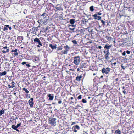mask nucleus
I'll list each match as a JSON object with an SVG mask.
<instances>
[{
    "label": "nucleus",
    "mask_w": 134,
    "mask_h": 134,
    "mask_svg": "<svg viewBox=\"0 0 134 134\" xmlns=\"http://www.w3.org/2000/svg\"><path fill=\"white\" fill-rule=\"evenodd\" d=\"M65 44V46H64L63 48L65 49V50H62L59 53H58V54H59L61 55H63L64 54H67L68 52H69L70 49V47H69L68 45Z\"/></svg>",
    "instance_id": "nucleus-1"
},
{
    "label": "nucleus",
    "mask_w": 134,
    "mask_h": 134,
    "mask_svg": "<svg viewBox=\"0 0 134 134\" xmlns=\"http://www.w3.org/2000/svg\"><path fill=\"white\" fill-rule=\"evenodd\" d=\"M45 14H46V13L44 12L43 13L41 16L40 18L38 20V22L40 24L41 23L43 24L44 23L45 20L46 19V16H45Z\"/></svg>",
    "instance_id": "nucleus-2"
},
{
    "label": "nucleus",
    "mask_w": 134,
    "mask_h": 134,
    "mask_svg": "<svg viewBox=\"0 0 134 134\" xmlns=\"http://www.w3.org/2000/svg\"><path fill=\"white\" fill-rule=\"evenodd\" d=\"M80 59L79 56L75 57L74 59V63L76 65H78L80 62Z\"/></svg>",
    "instance_id": "nucleus-3"
},
{
    "label": "nucleus",
    "mask_w": 134,
    "mask_h": 134,
    "mask_svg": "<svg viewBox=\"0 0 134 134\" xmlns=\"http://www.w3.org/2000/svg\"><path fill=\"white\" fill-rule=\"evenodd\" d=\"M56 119L52 117L50 118L49 119V122L50 124L52 125L55 126L56 124Z\"/></svg>",
    "instance_id": "nucleus-4"
},
{
    "label": "nucleus",
    "mask_w": 134,
    "mask_h": 134,
    "mask_svg": "<svg viewBox=\"0 0 134 134\" xmlns=\"http://www.w3.org/2000/svg\"><path fill=\"white\" fill-rule=\"evenodd\" d=\"M54 8H55V9H54L55 11L57 12L58 11H61L63 10L62 6L60 4H57L55 7L53 6Z\"/></svg>",
    "instance_id": "nucleus-5"
},
{
    "label": "nucleus",
    "mask_w": 134,
    "mask_h": 134,
    "mask_svg": "<svg viewBox=\"0 0 134 134\" xmlns=\"http://www.w3.org/2000/svg\"><path fill=\"white\" fill-rule=\"evenodd\" d=\"M89 65L88 63H81L80 65V68L81 70H83V68H87Z\"/></svg>",
    "instance_id": "nucleus-6"
},
{
    "label": "nucleus",
    "mask_w": 134,
    "mask_h": 134,
    "mask_svg": "<svg viewBox=\"0 0 134 134\" xmlns=\"http://www.w3.org/2000/svg\"><path fill=\"white\" fill-rule=\"evenodd\" d=\"M84 78V74H82L80 75H78L76 77V80L77 81L79 82L81 80L83 81Z\"/></svg>",
    "instance_id": "nucleus-7"
},
{
    "label": "nucleus",
    "mask_w": 134,
    "mask_h": 134,
    "mask_svg": "<svg viewBox=\"0 0 134 134\" xmlns=\"http://www.w3.org/2000/svg\"><path fill=\"white\" fill-rule=\"evenodd\" d=\"M110 71V69L108 67L106 68L104 67L103 68L102 70V72L103 74L105 73V74H108Z\"/></svg>",
    "instance_id": "nucleus-8"
},
{
    "label": "nucleus",
    "mask_w": 134,
    "mask_h": 134,
    "mask_svg": "<svg viewBox=\"0 0 134 134\" xmlns=\"http://www.w3.org/2000/svg\"><path fill=\"white\" fill-rule=\"evenodd\" d=\"M34 44H35L37 43L38 44L40 45V46H42V43L40 41L39 39L37 38H36L34 39Z\"/></svg>",
    "instance_id": "nucleus-9"
},
{
    "label": "nucleus",
    "mask_w": 134,
    "mask_h": 134,
    "mask_svg": "<svg viewBox=\"0 0 134 134\" xmlns=\"http://www.w3.org/2000/svg\"><path fill=\"white\" fill-rule=\"evenodd\" d=\"M104 53H106L104 55L105 58V59L107 60H109V55H110L109 51H108V50L106 51H104Z\"/></svg>",
    "instance_id": "nucleus-10"
},
{
    "label": "nucleus",
    "mask_w": 134,
    "mask_h": 134,
    "mask_svg": "<svg viewBox=\"0 0 134 134\" xmlns=\"http://www.w3.org/2000/svg\"><path fill=\"white\" fill-rule=\"evenodd\" d=\"M28 103L30 105L31 107H33L34 104V99L32 98H31L28 101Z\"/></svg>",
    "instance_id": "nucleus-11"
},
{
    "label": "nucleus",
    "mask_w": 134,
    "mask_h": 134,
    "mask_svg": "<svg viewBox=\"0 0 134 134\" xmlns=\"http://www.w3.org/2000/svg\"><path fill=\"white\" fill-rule=\"evenodd\" d=\"M112 46L111 44L110 45L108 44H105L104 47V48L105 50H108V51H109V50L110 49Z\"/></svg>",
    "instance_id": "nucleus-12"
},
{
    "label": "nucleus",
    "mask_w": 134,
    "mask_h": 134,
    "mask_svg": "<svg viewBox=\"0 0 134 134\" xmlns=\"http://www.w3.org/2000/svg\"><path fill=\"white\" fill-rule=\"evenodd\" d=\"M79 129L80 127L77 125H76L75 127L73 126L72 128V129L74 130L75 132H76L77 130Z\"/></svg>",
    "instance_id": "nucleus-13"
},
{
    "label": "nucleus",
    "mask_w": 134,
    "mask_h": 134,
    "mask_svg": "<svg viewBox=\"0 0 134 134\" xmlns=\"http://www.w3.org/2000/svg\"><path fill=\"white\" fill-rule=\"evenodd\" d=\"M3 48H4L5 49H6V51H5L4 50H3L2 51V52L3 53H5L7 52H9V48L7 46H5L3 47Z\"/></svg>",
    "instance_id": "nucleus-14"
},
{
    "label": "nucleus",
    "mask_w": 134,
    "mask_h": 134,
    "mask_svg": "<svg viewBox=\"0 0 134 134\" xmlns=\"http://www.w3.org/2000/svg\"><path fill=\"white\" fill-rule=\"evenodd\" d=\"M20 87H15L13 89V91L14 92L18 91L19 92H20Z\"/></svg>",
    "instance_id": "nucleus-15"
},
{
    "label": "nucleus",
    "mask_w": 134,
    "mask_h": 134,
    "mask_svg": "<svg viewBox=\"0 0 134 134\" xmlns=\"http://www.w3.org/2000/svg\"><path fill=\"white\" fill-rule=\"evenodd\" d=\"M48 96L49 97V100H52L54 98L53 94H49L48 95Z\"/></svg>",
    "instance_id": "nucleus-16"
},
{
    "label": "nucleus",
    "mask_w": 134,
    "mask_h": 134,
    "mask_svg": "<svg viewBox=\"0 0 134 134\" xmlns=\"http://www.w3.org/2000/svg\"><path fill=\"white\" fill-rule=\"evenodd\" d=\"M11 84L12 85V86H11L10 85H8V87L10 88H13L14 87H15V83L14 81H12L11 83Z\"/></svg>",
    "instance_id": "nucleus-17"
},
{
    "label": "nucleus",
    "mask_w": 134,
    "mask_h": 134,
    "mask_svg": "<svg viewBox=\"0 0 134 134\" xmlns=\"http://www.w3.org/2000/svg\"><path fill=\"white\" fill-rule=\"evenodd\" d=\"M49 47H50L52 49H55L56 48V45H53L51 44H50L49 45Z\"/></svg>",
    "instance_id": "nucleus-18"
},
{
    "label": "nucleus",
    "mask_w": 134,
    "mask_h": 134,
    "mask_svg": "<svg viewBox=\"0 0 134 134\" xmlns=\"http://www.w3.org/2000/svg\"><path fill=\"white\" fill-rule=\"evenodd\" d=\"M37 30V29L36 27L34 28V29L32 28L31 33L35 34L36 33V31H38Z\"/></svg>",
    "instance_id": "nucleus-19"
},
{
    "label": "nucleus",
    "mask_w": 134,
    "mask_h": 134,
    "mask_svg": "<svg viewBox=\"0 0 134 134\" xmlns=\"http://www.w3.org/2000/svg\"><path fill=\"white\" fill-rule=\"evenodd\" d=\"M102 14V13L100 12H96V13L92 15V17H96L97 16V15H101Z\"/></svg>",
    "instance_id": "nucleus-20"
},
{
    "label": "nucleus",
    "mask_w": 134,
    "mask_h": 134,
    "mask_svg": "<svg viewBox=\"0 0 134 134\" xmlns=\"http://www.w3.org/2000/svg\"><path fill=\"white\" fill-rule=\"evenodd\" d=\"M39 61V59L38 57H35L33 59V61L35 63H37Z\"/></svg>",
    "instance_id": "nucleus-21"
},
{
    "label": "nucleus",
    "mask_w": 134,
    "mask_h": 134,
    "mask_svg": "<svg viewBox=\"0 0 134 134\" xmlns=\"http://www.w3.org/2000/svg\"><path fill=\"white\" fill-rule=\"evenodd\" d=\"M107 86L106 85H104V86H103V92H104V91H108V92L109 90L107 89L106 87Z\"/></svg>",
    "instance_id": "nucleus-22"
},
{
    "label": "nucleus",
    "mask_w": 134,
    "mask_h": 134,
    "mask_svg": "<svg viewBox=\"0 0 134 134\" xmlns=\"http://www.w3.org/2000/svg\"><path fill=\"white\" fill-rule=\"evenodd\" d=\"M7 74V72L5 71H4L3 72H0V77L2 76H4L6 75Z\"/></svg>",
    "instance_id": "nucleus-23"
},
{
    "label": "nucleus",
    "mask_w": 134,
    "mask_h": 134,
    "mask_svg": "<svg viewBox=\"0 0 134 134\" xmlns=\"http://www.w3.org/2000/svg\"><path fill=\"white\" fill-rule=\"evenodd\" d=\"M121 132L119 129H118L115 131V134H121Z\"/></svg>",
    "instance_id": "nucleus-24"
},
{
    "label": "nucleus",
    "mask_w": 134,
    "mask_h": 134,
    "mask_svg": "<svg viewBox=\"0 0 134 134\" xmlns=\"http://www.w3.org/2000/svg\"><path fill=\"white\" fill-rule=\"evenodd\" d=\"M70 24H74L75 22V20L74 19H70Z\"/></svg>",
    "instance_id": "nucleus-25"
},
{
    "label": "nucleus",
    "mask_w": 134,
    "mask_h": 134,
    "mask_svg": "<svg viewBox=\"0 0 134 134\" xmlns=\"http://www.w3.org/2000/svg\"><path fill=\"white\" fill-rule=\"evenodd\" d=\"M93 81L94 82V83L95 84H98V82H99V80H97V79L96 78H95L93 79Z\"/></svg>",
    "instance_id": "nucleus-26"
},
{
    "label": "nucleus",
    "mask_w": 134,
    "mask_h": 134,
    "mask_svg": "<svg viewBox=\"0 0 134 134\" xmlns=\"http://www.w3.org/2000/svg\"><path fill=\"white\" fill-rule=\"evenodd\" d=\"M94 19L98 20H100L102 18L101 17L98 15H97V16L96 17H94Z\"/></svg>",
    "instance_id": "nucleus-27"
},
{
    "label": "nucleus",
    "mask_w": 134,
    "mask_h": 134,
    "mask_svg": "<svg viewBox=\"0 0 134 134\" xmlns=\"http://www.w3.org/2000/svg\"><path fill=\"white\" fill-rule=\"evenodd\" d=\"M105 38L108 40V41H110L113 39V38L111 37H109L108 36H106Z\"/></svg>",
    "instance_id": "nucleus-28"
},
{
    "label": "nucleus",
    "mask_w": 134,
    "mask_h": 134,
    "mask_svg": "<svg viewBox=\"0 0 134 134\" xmlns=\"http://www.w3.org/2000/svg\"><path fill=\"white\" fill-rule=\"evenodd\" d=\"M89 10L90 11L93 12L94 10V7L93 6H92L89 8Z\"/></svg>",
    "instance_id": "nucleus-29"
},
{
    "label": "nucleus",
    "mask_w": 134,
    "mask_h": 134,
    "mask_svg": "<svg viewBox=\"0 0 134 134\" xmlns=\"http://www.w3.org/2000/svg\"><path fill=\"white\" fill-rule=\"evenodd\" d=\"M4 113V111L3 109H2L0 111V116H1L2 114Z\"/></svg>",
    "instance_id": "nucleus-30"
},
{
    "label": "nucleus",
    "mask_w": 134,
    "mask_h": 134,
    "mask_svg": "<svg viewBox=\"0 0 134 134\" xmlns=\"http://www.w3.org/2000/svg\"><path fill=\"white\" fill-rule=\"evenodd\" d=\"M11 127L14 129V130H16V129H17V127H16V126H15V125H12V126H11Z\"/></svg>",
    "instance_id": "nucleus-31"
},
{
    "label": "nucleus",
    "mask_w": 134,
    "mask_h": 134,
    "mask_svg": "<svg viewBox=\"0 0 134 134\" xmlns=\"http://www.w3.org/2000/svg\"><path fill=\"white\" fill-rule=\"evenodd\" d=\"M72 42L75 45L77 43V41L75 40H72Z\"/></svg>",
    "instance_id": "nucleus-32"
},
{
    "label": "nucleus",
    "mask_w": 134,
    "mask_h": 134,
    "mask_svg": "<svg viewBox=\"0 0 134 134\" xmlns=\"http://www.w3.org/2000/svg\"><path fill=\"white\" fill-rule=\"evenodd\" d=\"M122 88H123V89H124V90H123L122 91L123 92H126V91H128V90H127L126 91V89L125 88V87L124 86L123 87H122Z\"/></svg>",
    "instance_id": "nucleus-33"
},
{
    "label": "nucleus",
    "mask_w": 134,
    "mask_h": 134,
    "mask_svg": "<svg viewBox=\"0 0 134 134\" xmlns=\"http://www.w3.org/2000/svg\"><path fill=\"white\" fill-rule=\"evenodd\" d=\"M63 49V48L61 47H58L57 49V51H59V50H62Z\"/></svg>",
    "instance_id": "nucleus-34"
},
{
    "label": "nucleus",
    "mask_w": 134,
    "mask_h": 134,
    "mask_svg": "<svg viewBox=\"0 0 134 134\" xmlns=\"http://www.w3.org/2000/svg\"><path fill=\"white\" fill-rule=\"evenodd\" d=\"M18 53L17 52H15L14 53H13V54L14 56H16L17 55H18Z\"/></svg>",
    "instance_id": "nucleus-35"
},
{
    "label": "nucleus",
    "mask_w": 134,
    "mask_h": 134,
    "mask_svg": "<svg viewBox=\"0 0 134 134\" xmlns=\"http://www.w3.org/2000/svg\"><path fill=\"white\" fill-rule=\"evenodd\" d=\"M101 23H102V25H105V22L103 20H101Z\"/></svg>",
    "instance_id": "nucleus-36"
},
{
    "label": "nucleus",
    "mask_w": 134,
    "mask_h": 134,
    "mask_svg": "<svg viewBox=\"0 0 134 134\" xmlns=\"http://www.w3.org/2000/svg\"><path fill=\"white\" fill-rule=\"evenodd\" d=\"M18 49H16L15 50H12L11 51V52H17Z\"/></svg>",
    "instance_id": "nucleus-37"
},
{
    "label": "nucleus",
    "mask_w": 134,
    "mask_h": 134,
    "mask_svg": "<svg viewBox=\"0 0 134 134\" xmlns=\"http://www.w3.org/2000/svg\"><path fill=\"white\" fill-rule=\"evenodd\" d=\"M10 121H13L14 120H15L14 118V117H11V118L10 119Z\"/></svg>",
    "instance_id": "nucleus-38"
},
{
    "label": "nucleus",
    "mask_w": 134,
    "mask_h": 134,
    "mask_svg": "<svg viewBox=\"0 0 134 134\" xmlns=\"http://www.w3.org/2000/svg\"><path fill=\"white\" fill-rule=\"evenodd\" d=\"M23 89L24 91H25V92H29V91H28L27 90V89L25 88H23Z\"/></svg>",
    "instance_id": "nucleus-39"
},
{
    "label": "nucleus",
    "mask_w": 134,
    "mask_h": 134,
    "mask_svg": "<svg viewBox=\"0 0 134 134\" xmlns=\"http://www.w3.org/2000/svg\"><path fill=\"white\" fill-rule=\"evenodd\" d=\"M18 38H20L21 40H22L23 39V37L22 36H18Z\"/></svg>",
    "instance_id": "nucleus-40"
},
{
    "label": "nucleus",
    "mask_w": 134,
    "mask_h": 134,
    "mask_svg": "<svg viewBox=\"0 0 134 134\" xmlns=\"http://www.w3.org/2000/svg\"><path fill=\"white\" fill-rule=\"evenodd\" d=\"M82 102L84 103H86L87 102L84 99H82Z\"/></svg>",
    "instance_id": "nucleus-41"
},
{
    "label": "nucleus",
    "mask_w": 134,
    "mask_h": 134,
    "mask_svg": "<svg viewBox=\"0 0 134 134\" xmlns=\"http://www.w3.org/2000/svg\"><path fill=\"white\" fill-rule=\"evenodd\" d=\"M21 125V123H20L18 124H17V125H16V127L17 128H18Z\"/></svg>",
    "instance_id": "nucleus-42"
},
{
    "label": "nucleus",
    "mask_w": 134,
    "mask_h": 134,
    "mask_svg": "<svg viewBox=\"0 0 134 134\" xmlns=\"http://www.w3.org/2000/svg\"><path fill=\"white\" fill-rule=\"evenodd\" d=\"M8 30V29L6 27H4L3 29V30L4 31L7 30Z\"/></svg>",
    "instance_id": "nucleus-43"
},
{
    "label": "nucleus",
    "mask_w": 134,
    "mask_h": 134,
    "mask_svg": "<svg viewBox=\"0 0 134 134\" xmlns=\"http://www.w3.org/2000/svg\"><path fill=\"white\" fill-rule=\"evenodd\" d=\"M26 62H22L21 64L22 65H24L25 64H26Z\"/></svg>",
    "instance_id": "nucleus-44"
},
{
    "label": "nucleus",
    "mask_w": 134,
    "mask_h": 134,
    "mask_svg": "<svg viewBox=\"0 0 134 134\" xmlns=\"http://www.w3.org/2000/svg\"><path fill=\"white\" fill-rule=\"evenodd\" d=\"M126 54V53H125V51H124V52L122 53V55L123 56H125Z\"/></svg>",
    "instance_id": "nucleus-45"
},
{
    "label": "nucleus",
    "mask_w": 134,
    "mask_h": 134,
    "mask_svg": "<svg viewBox=\"0 0 134 134\" xmlns=\"http://www.w3.org/2000/svg\"><path fill=\"white\" fill-rule=\"evenodd\" d=\"M119 79L118 78H116L115 79V81H114L117 82L118 81H119Z\"/></svg>",
    "instance_id": "nucleus-46"
},
{
    "label": "nucleus",
    "mask_w": 134,
    "mask_h": 134,
    "mask_svg": "<svg viewBox=\"0 0 134 134\" xmlns=\"http://www.w3.org/2000/svg\"><path fill=\"white\" fill-rule=\"evenodd\" d=\"M81 95L79 96L78 97V99H81Z\"/></svg>",
    "instance_id": "nucleus-47"
},
{
    "label": "nucleus",
    "mask_w": 134,
    "mask_h": 134,
    "mask_svg": "<svg viewBox=\"0 0 134 134\" xmlns=\"http://www.w3.org/2000/svg\"><path fill=\"white\" fill-rule=\"evenodd\" d=\"M61 88L60 87H58V88L57 89V91H59V92H60V90H61Z\"/></svg>",
    "instance_id": "nucleus-48"
},
{
    "label": "nucleus",
    "mask_w": 134,
    "mask_h": 134,
    "mask_svg": "<svg viewBox=\"0 0 134 134\" xmlns=\"http://www.w3.org/2000/svg\"><path fill=\"white\" fill-rule=\"evenodd\" d=\"M26 66H27L28 67H29L31 66L30 65L28 64H26Z\"/></svg>",
    "instance_id": "nucleus-49"
},
{
    "label": "nucleus",
    "mask_w": 134,
    "mask_h": 134,
    "mask_svg": "<svg viewBox=\"0 0 134 134\" xmlns=\"http://www.w3.org/2000/svg\"><path fill=\"white\" fill-rule=\"evenodd\" d=\"M126 52L127 54H129L130 53V51L128 50Z\"/></svg>",
    "instance_id": "nucleus-50"
},
{
    "label": "nucleus",
    "mask_w": 134,
    "mask_h": 134,
    "mask_svg": "<svg viewBox=\"0 0 134 134\" xmlns=\"http://www.w3.org/2000/svg\"><path fill=\"white\" fill-rule=\"evenodd\" d=\"M70 30L73 31L74 30V29H75V28H70Z\"/></svg>",
    "instance_id": "nucleus-51"
},
{
    "label": "nucleus",
    "mask_w": 134,
    "mask_h": 134,
    "mask_svg": "<svg viewBox=\"0 0 134 134\" xmlns=\"http://www.w3.org/2000/svg\"><path fill=\"white\" fill-rule=\"evenodd\" d=\"M62 102V101L61 100H59L58 101V103L59 104H60Z\"/></svg>",
    "instance_id": "nucleus-52"
},
{
    "label": "nucleus",
    "mask_w": 134,
    "mask_h": 134,
    "mask_svg": "<svg viewBox=\"0 0 134 134\" xmlns=\"http://www.w3.org/2000/svg\"><path fill=\"white\" fill-rule=\"evenodd\" d=\"M80 66L77 69V70L78 71H80Z\"/></svg>",
    "instance_id": "nucleus-53"
},
{
    "label": "nucleus",
    "mask_w": 134,
    "mask_h": 134,
    "mask_svg": "<svg viewBox=\"0 0 134 134\" xmlns=\"http://www.w3.org/2000/svg\"><path fill=\"white\" fill-rule=\"evenodd\" d=\"M121 67L122 69H124L125 68L124 66H123L122 65H121Z\"/></svg>",
    "instance_id": "nucleus-54"
},
{
    "label": "nucleus",
    "mask_w": 134,
    "mask_h": 134,
    "mask_svg": "<svg viewBox=\"0 0 134 134\" xmlns=\"http://www.w3.org/2000/svg\"><path fill=\"white\" fill-rule=\"evenodd\" d=\"M83 22L85 24V22L86 23V20H83Z\"/></svg>",
    "instance_id": "nucleus-55"
},
{
    "label": "nucleus",
    "mask_w": 134,
    "mask_h": 134,
    "mask_svg": "<svg viewBox=\"0 0 134 134\" xmlns=\"http://www.w3.org/2000/svg\"><path fill=\"white\" fill-rule=\"evenodd\" d=\"M5 26L6 27H7H7H9V25H5Z\"/></svg>",
    "instance_id": "nucleus-56"
},
{
    "label": "nucleus",
    "mask_w": 134,
    "mask_h": 134,
    "mask_svg": "<svg viewBox=\"0 0 134 134\" xmlns=\"http://www.w3.org/2000/svg\"><path fill=\"white\" fill-rule=\"evenodd\" d=\"M76 124L75 122H72V124H71V125H73L74 124Z\"/></svg>",
    "instance_id": "nucleus-57"
},
{
    "label": "nucleus",
    "mask_w": 134,
    "mask_h": 134,
    "mask_svg": "<svg viewBox=\"0 0 134 134\" xmlns=\"http://www.w3.org/2000/svg\"><path fill=\"white\" fill-rule=\"evenodd\" d=\"M98 48L99 49H100L102 48V47L100 46H99L98 47Z\"/></svg>",
    "instance_id": "nucleus-58"
},
{
    "label": "nucleus",
    "mask_w": 134,
    "mask_h": 134,
    "mask_svg": "<svg viewBox=\"0 0 134 134\" xmlns=\"http://www.w3.org/2000/svg\"><path fill=\"white\" fill-rule=\"evenodd\" d=\"M38 81H36V82H35V83L36 84H38Z\"/></svg>",
    "instance_id": "nucleus-59"
},
{
    "label": "nucleus",
    "mask_w": 134,
    "mask_h": 134,
    "mask_svg": "<svg viewBox=\"0 0 134 134\" xmlns=\"http://www.w3.org/2000/svg\"><path fill=\"white\" fill-rule=\"evenodd\" d=\"M70 104H72V103H74V102H73L72 101H71L70 102Z\"/></svg>",
    "instance_id": "nucleus-60"
},
{
    "label": "nucleus",
    "mask_w": 134,
    "mask_h": 134,
    "mask_svg": "<svg viewBox=\"0 0 134 134\" xmlns=\"http://www.w3.org/2000/svg\"><path fill=\"white\" fill-rule=\"evenodd\" d=\"M116 64V62H114L113 63V64L115 65Z\"/></svg>",
    "instance_id": "nucleus-61"
},
{
    "label": "nucleus",
    "mask_w": 134,
    "mask_h": 134,
    "mask_svg": "<svg viewBox=\"0 0 134 134\" xmlns=\"http://www.w3.org/2000/svg\"><path fill=\"white\" fill-rule=\"evenodd\" d=\"M16 130L18 132H19V130L18 129H16V130Z\"/></svg>",
    "instance_id": "nucleus-62"
},
{
    "label": "nucleus",
    "mask_w": 134,
    "mask_h": 134,
    "mask_svg": "<svg viewBox=\"0 0 134 134\" xmlns=\"http://www.w3.org/2000/svg\"><path fill=\"white\" fill-rule=\"evenodd\" d=\"M9 28V30H11L12 28H11V27H8Z\"/></svg>",
    "instance_id": "nucleus-63"
},
{
    "label": "nucleus",
    "mask_w": 134,
    "mask_h": 134,
    "mask_svg": "<svg viewBox=\"0 0 134 134\" xmlns=\"http://www.w3.org/2000/svg\"><path fill=\"white\" fill-rule=\"evenodd\" d=\"M73 99V97H71L70 98V99L71 100H72Z\"/></svg>",
    "instance_id": "nucleus-64"
}]
</instances>
